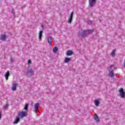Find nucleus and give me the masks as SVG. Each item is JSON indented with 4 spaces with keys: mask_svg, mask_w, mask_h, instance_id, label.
Instances as JSON below:
<instances>
[{
    "mask_svg": "<svg viewBox=\"0 0 125 125\" xmlns=\"http://www.w3.org/2000/svg\"><path fill=\"white\" fill-rule=\"evenodd\" d=\"M5 79L6 80V81H7V80H8V77H9V76H10V74H9V71H7L5 74L4 75Z\"/></svg>",
    "mask_w": 125,
    "mask_h": 125,
    "instance_id": "12",
    "label": "nucleus"
},
{
    "mask_svg": "<svg viewBox=\"0 0 125 125\" xmlns=\"http://www.w3.org/2000/svg\"><path fill=\"white\" fill-rule=\"evenodd\" d=\"M27 116V112L24 111H20L18 114V117L19 119H23V118Z\"/></svg>",
    "mask_w": 125,
    "mask_h": 125,
    "instance_id": "3",
    "label": "nucleus"
},
{
    "mask_svg": "<svg viewBox=\"0 0 125 125\" xmlns=\"http://www.w3.org/2000/svg\"><path fill=\"white\" fill-rule=\"evenodd\" d=\"M88 25H91V24H92V21H88Z\"/></svg>",
    "mask_w": 125,
    "mask_h": 125,
    "instance_id": "25",
    "label": "nucleus"
},
{
    "mask_svg": "<svg viewBox=\"0 0 125 125\" xmlns=\"http://www.w3.org/2000/svg\"><path fill=\"white\" fill-rule=\"evenodd\" d=\"M28 107H29V104H26L25 105V106H24V108H23V109H24V110H25V111H27V110H28Z\"/></svg>",
    "mask_w": 125,
    "mask_h": 125,
    "instance_id": "22",
    "label": "nucleus"
},
{
    "mask_svg": "<svg viewBox=\"0 0 125 125\" xmlns=\"http://www.w3.org/2000/svg\"><path fill=\"white\" fill-rule=\"evenodd\" d=\"M73 54V52L71 50H68L66 53V55L67 56H70V55H72Z\"/></svg>",
    "mask_w": 125,
    "mask_h": 125,
    "instance_id": "15",
    "label": "nucleus"
},
{
    "mask_svg": "<svg viewBox=\"0 0 125 125\" xmlns=\"http://www.w3.org/2000/svg\"><path fill=\"white\" fill-rule=\"evenodd\" d=\"M12 13L13 14H15V12H14V9H12Z\"/></svg>",
    "mask_w": 125,
    "mask_h": 125,
    "instance_id": "27",
    "label": "nucleus"
},
{
    "mask_svg": "<svg viewBox=\"0 0 125 125\" xmlns=\"http://www.w3.org/2000/svg\"><path fill=\"white\" fill-rule=\"evenodd\" d=\"M94 119L96 121V122H99L100 121V120H99V118H98V116L96 114H95Z\"/></svg>",
    "mask_w": 125,
    "mask_h": 125,
    "instance_id": "20",
    "label": "nucleus"
},
{
    "mask_svg": "<svg viewBox=\"0 0 125 125\" xmlns=\"http://www.w3.org/2000/svg\"><path fill=\"white\" fill-rule=\"evenodd\" d=\"M8 107V104H6L5 105L3 106V108L5 110V109H6V108H7Z\"/></svg>",
    "mask_w": 125,
    "mask_h": 125,
    "instance_id": "23",
    "label": "nucleus"
},
{
    "mask_svg": "<svg viewBox=\"0 0 125 125\" xmlns=\"http://www.w3.org/2000/svg\"><path fill=\"white\" fill-rule=\"evenodd\" d=\"M37 110H39V109H38V108H35V109L34 110V112H35V113H37Z\"/></svg>",
    "mask_w": 125,
    "mask_h": 125,
    "instance_id": "26",
    "label": "nucleus"
},
{
    "mask_svg": "<svg viewBox=\"0 0 125 125\" xmlns=\"http://www.w3.org/2000/svg\"><path fill=\"white\" fill-rule=\"evenodd\" d=\"M1 119V113L0 112V120Z\"/></svg>",
    "mask_w": 125,
    "mask_h": 125,
    "instance_id": "29",
    "label": "nucleus"
},
{
    "mask_svg": "<svg viewBox=\"0 0 125 125\" xmlns=\"http://www.w3.org/2000/svg\"><path fill=\"white\" fill-rule=\"evenodd\" d=\"M20 122V118H19V117H16L15 121H14V124L16 125L19 123V122Z\"/></svg>",
    "mask_w": 125,
    "mask_h": 125,
    "instance_id": "9",
    "label": "nucleus"
},
{
    "mask_svg": "<svg viewBox=\"0 0 125 125\" xmlns=\"http://www.w3.org/2000/svg\"><path fill=\"white\" fill-rule=\"evenodd\" d=\"M97 0H89V6L90 7H93L96 4Z\"/></svg>",
    "mask_w": 125,
    "mask_h": 125,
    "instance_id": "4",
    "label": "nucleus"
},
{
    "mask_svg": "<svg viewBox=\"0 0 125 125\" xmlns=\"http://www.w3.org/2000/svg\"><path fill=\"white\" fill-rule=\"evenodd\" d=\"M17 87V84L13 83L12 86V90H13V91L16 90Z\"/></svg>",
    "mask_w": 125,
    "mask_h": 125,
    "instance_id": "10",
    "label": "nucleus"
},
{
    "mask_svg": "<svg viewBox=\"0 0 125 125\" xmlns=\"http://www.w3.org/2000/svg\"><path fill=\"white\" fill-rule=\"evenodd\" d=\"M34 74L35 71L33 70V69H32V68H28L27 69L26 75L27 76H29V77H32V76H34Z\"/></svg>",
    "mask_w": 125,
    "mask_h": 125,
    "instance_id": "2",
    "label": "nucleus"
},
{
    "mask_svg": "<svg viewBox=\"0 0 125 125\" xmlns=\"http://www.w3.org/2000/svg\"><path fill=\"white\" fill-rule=\"evenodd\" d=\"M41 27H42V28H43V27H44L43 24H42V25H41Z\"/></svg>",
    "mask_w": 125,
    "mask_h": 125,
    "instance_id": "30",
    "label": "nucleus"
},
{
    "mask_svg": "<svg viewBox=\"0 0 125 125\" xmlns=\"http://www.w3.org/2000/svg\"><path fill=\"white\" fill-rule=\"evenodd\" d=\"M108 75L111 78L114 77V71H109Z\"/></svg>",
    "mask_w": 125,
    "mask_h": 125,
    "instance_id": "13",
    "label": "nucleus"
},
{
    "mask_svg": "<svg viewBox=\"0 0 125 125\" xmlns=\"http://www.w3.org/2000/svg\"><path fill=\"white\" fill-rule=\"evenodd\" d=\"M73 15H74V12L71 13L70 16L68 17V23L71 24L72 21H73Z\"/></svg>",
    "mask_w": 125,
    "mask_h": 125,
    "instance_id": "6",
    "label": "nucleus"
},
{
    "mask_svg": "<svg viewBox=\"0 0 125 125\" xmlns=\"http://www.w3.org/2000/svg\"><path fill=\"white\" fill-rule=\"evenodd\" d=\"M0 40L3 41V42L5 41L6 40V35H5V34L1 35L0 37Z\"/></svg>",
    "mask_w": 125,
    "mask_h": 125,
    "instance_id": "8",
    "label": "nucleus"
},
{
    "mask_svg": "<svg viewBox=\"0 0 125 125\" xmlns=\"http://www.w3.org/2000/svg\"><path fill=\"white\" fill-rule=\"evenodd\" d=\"M71 61V59L69 58H66L64 59V63H68Z\"/></svg>",
    "mask_w": 125,
    "mask_h": 125,
    "instance_id": "18",
    "label": "nucleus"
},
{
    "mask_svg": "<svg viewBox=\"0 0 125 125\" xmlns=\"http://www.w3.org/2000/svg\"><path fill=\"white\" fill-rule=\"evenodd\" d=\"M119 93L120 94V97L121 98H125V91H124L123 88H121L119 90Z\"/></svg>",
    "mask_w": 125,
    "mask_h": 125,
    "instance_id": "5",
    "label": "nucleus"
},
{
    "mask_svg": "<svg viewBox=\"0 0 125 125\" xmlns=\"http://www.w3.org/2000/svg\"><path fill=\"white\" fill-rule=\"evenodd\" d=\"M27 64H28V65H30V64H32V62L30 60H28Z\"/></svg>",
    "mask_w": 125,
    "mask_h": 125,
    "instance_id": "24",
    "label": "nucleus"
},
{
    "mask_svg": "<svg viewBox=\"0 0 125 125\" xmlns=\"http://www.w3.org/2000/svg\"><path fill=\"white\" fill-rule=\"evenodd\" d=\"M116 51L115 50H113L112 52H111V55L112 56V57H114L116 55V53H115Z\"/></svg>",
    "mask_w": 125,
    "mask_h": 125,
    "instance_id": "21",
    "label": "nucleus"
},
{
    "mask_svg": "<svg viewBox=\"0 0 125 125\" xmlns=\"http://www.w3.org/2000/svg\"><path fill=\"white\" fill-rule=\"evenodd\" d=\"M107 69L109 71H112L114 72V70L116 69V67H115V65L114 64H112L110 66H108Z\"/></svg>",
    "mask_w": 125,
    "mask_h": 125,
    "instance_id": "7",
    "label": "nucleus"
},
{
    "mask_svg": "<svg viewBox=\"0 0 125 125\" xmlns=\"http://www.w3.org/2000/svg\"><path fill=\"white\" fill-rule=\"evenodd\" d=\"M10 61H11V63H12L13 62V60H12V58H11Z\"/></svg>",
    "mask_w": 125,
    "mask_h": 125,
    "instance_id": "28",
    "label": "nucleus"
},
{
    "mask_svg": "<svg viewBox=\"0 0 125 125\" xmlns=\"http://www.w3.org/2000/svg\"><path fill=\"white\" fill-rule=\"evenodd\" d=\"M51 37L50 36H48L47 38V41H48V42L49 44H51V43H52V40H51Z\"/></svg>",
    "mask_w": 125,
    "mask_h": 125,
    "instance_id": "11",
    "label": "nucleus"
},
{
    "mask_svg": "<svg viewBox=\"0 0 125 125\" xmlns=\"http://www.w3.org/2000/svg\"><path fill=\"white\" fill-rule=\"evenodd\" d=\"M94 103L96 106H99V104H100V102L98 100H95L94 101Z\"/></svg>",
    "mask_w": 125,
    "mask_h": 125,
    "instance_id": "14",
    "label": "nucleus"
},
{
    "mask_svg": "<svg viewBox=\"0 0 125 125\" xmlns=\"http://www.w3.org/2000/svg\"><path fill=\"white\" fill-rule=\"evenodd\" d=\"M34 108L35 109H39V108H40V103H37L35 104L34 105Z\"/></svg>",
    "mask_w": 125,
    "mask_h": 125,
    "instance_id": "17",
    "label": "nucleus"
},
{
    "mask_svg": "<svg viewBox=\"0 0 125 125\" xmlns=\"http://www.w3.org/2000/svg\"><path fill=\"white\" fill-rule=\"evenodd\" d=\"M57 51H58V48L57 46H55L53 49V52H54V53H56Z\"/></svg>",
    "mask_w": 125,
    "mask_h": 125,
    "instance_id": "19",
    "label": "nucleus"
},
{
    "mask_svg": "<svg viewBox=\"0 0 125 125\" xmlns=\"http://www.w3.org/2000/svg\"><path fill=\"white\" fill-rule=\"evenodd\" d=\"M92 33H93V30L89 29L82 30V32L80 33V35L82 38H85L88 35H89V34H91Z\"/></svg>",
    "mask_w": 125,
    "mask_h": 125,
    "instance_id": "1",
    "label": "nucleus"
},
{
    "mask_svg": "<svg viewBox=\"0 0 125 125\" xmlns=\"http://www.w3.org/2000/svg\"><path fill=\"white\" fill-rule=\"evenodd\" d=\"M42 33L43 31H40L39 33V40H41V39H42Z\"/></svg>",
    "mask_w": 125,
    "mask_h": 125,
    "instance_id": "16",
    "label": "nucleus"
}]
</instances>
